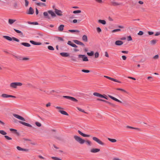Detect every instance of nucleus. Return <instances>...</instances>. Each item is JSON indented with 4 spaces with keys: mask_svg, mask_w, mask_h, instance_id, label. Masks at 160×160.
I'll use <instances>...</instances> for the list:
<instances>
[{
    "mask_svg": "<svg viewBox=\"0 0 160 160\" xmlns=\"http://www.w3.org/2000/svg\"><path fill=\"white\" fill-rule=\"evenodd\" d=\"M74 138L75 141L81 144H83L85 143V140L82 139L80 137L77 135L73 136Z\"/></svg>",
    "mask_w": 160,
    "mask_h": 160,
    "instance_id": "f257e3e1",
    "label": "nucleus"
},
{
    "mask_svg": "<svg viewBox=\"0 0 160 160\" xmlns=\"http://www.w3.org/2000/svg\"><path fill=\"white\" fill-rule=\"evenodd\" d=\"M3 37L6 39L8 40L9 41H11L12 40H13L14 41H16L17 42H19L20 41V40L14 37H12V38L10 37L9 36H3Z\"/></svg>",
    "mask_w": 160,
    "mask_h": 160,
    "instance_id": "f03ea898",
    "label": "nucleus"
},
{
    "mask_svg": "<svg viewBox=\"0 0 160 160\" xmlns=\"http://www.w3.org/2000/svg\"><path fill=\"white\" fill-rule=\"evenodd\" d=\"M22 83L19 82H14L11 83L10 84V87L12 88H16L17 86H21Z\"/></svg>",
    "mask_w": 160,
    "mask_h": 160,
    "instance_id": "7ed1b4c3",
    "label": "nucleus"
},
{
    "mask_svg": "<svg viewBox=\"0 0 160 160\" xmlns=\"http://www.w3.org/2000/svg\"><path fill=\"white\" fill-rule=\"evenodd\" d=\"M63 97L74 102H77L78 101V100L76 99L73 97L68 96H63Z\"/></svg>",
    "mask_w": 160,
    "mask_h": 160,
    "instance_id": "20e7f679",
    "label": "nucleus"
},
{
    "mask_svg": "<svg viewBox=\"0 0 160 160\" xmlns=\"http://www.w3.org/2000/svg\"><path fill=\"white\" fill-rule=\"evenodd\" d=\"M92 139L97 142L99 144L102 145H104V143L101 141L100 140H99L96 137H93L92 138Z\"/></svg>",
    "mask_w": 160,
    "mask_h": 160,
    "instance_id": "39448f33",
    "label": "nucleus"
},
{
    "mask_svg": "<svg viewBox=\"0 0 160 160\" xmlns=\"http://www.w3.org/2000/svg\"><path fill=\"white\" fill-rule=\"evenodd\" d=\"M78 57L79 58H82L83 61L86 62L88 61V57L85 55H79Z\"/></svg>",
    "mask_w": 160,
    "mask_h": 160,
    "instance_id": "423d86ee",
    "label": "nucleus"
},
{
    "mask_svg": "<svg viewBox=\"0 0 160 160\" xmlns=\"http://www.w3.org/2000/svg\"><path fill=\"white\" fill-rule=\"evenodd\" d=\"M1 97L3 98H16V97L10 95H8L6 94H2L1 96Z\"/></svg>",
    "mask_w": 160,
    "mask_h": 160,
    "instance_id": "0eeeda50",
    "label": "nucleus"
},
{
    "mask_svg": "<svg viewBox=\"0 0 160 160\" xmlns=\"http://www.w3.org/2000/svg\"><path fill=\"white\" fill-rule=\"evenodd\" d=\"M13 116L16 118H17L18 119L21 120L22 121H25V119L22 117L16 114H13Z\"/></svg>",
    "mask_w": 160,
    "mask_h": 160,
    "instance_id": "6e6552de",
    "label": "nucleus"
},
{
    "mask_svg": "<svg viewBox=\"0 0 160 160\" xmlns=\"http://www.w3.org/2000/svg\"><path fill=\"white\" fill-rule=\"evenodd\" d=\"M104 77L106 78H108V79H110V80L112 81H114L115 82H118V83H121V82L118 81L117 79H114V78H111V77H109L108 76H104Z\"/></svg>",
    "mask_w": 160,
    "mask_h": 160,
    "instance_id": "1a4fd4ad",
    "label": "nucleus"
},
{
    "mask_svg": "<svg viewBox=\"0 0 160 160\" xmlns=\"http://www.w3.org/2000/svg\"><path fill=\"white\" fill-rule=\"evenodd\" d=\"M55 12V13L59 16H62V12L61 10L58 9L56 8H55L54 9Z\"/></svg>",
    "mask_w": 160,
    "mask_h": 160,
    "instance_id": "9d476101",
    "label": "nucleus"
},
{
    "mask_svg": "<svg viewBox=\"0 0 160 160\" xmlns=\"http://www.w3.org/2000/svg\"><path fill=\"white\" fill-rule=\"evenodd\" d=\"M97 100L100 101H102L105 102L106 103H108L109 105H111V106H114V105L112 103H111V102H108V101H106V100H103V99L98 98L97 99Z\"/></svg>",
    "mask_w": 160,
    "mask_h": 160,
    "instance_id": "9b49d317",
    "label": "nucleus"
},
{
    "mask_svg": "<svg viewBox=\"0 0 160 160\" xmlns=\"http://www.w3.org/2000/svg\"><path fill=\"white\" fill-rule=\"evenodd\" d=\"M19 122L21 124L25 126H27V127H32V126L31 124H30L28 123H27L26 122L21 121H19Z\"/></svg>",
    "mask_w": 160,
    "mask_h": 160,
    "instance_id": "f8f14e48",
    "label": "nucleus"
},
{
    "mask_svg": "<svg viewBox=\"0 0 160 160\" xmlns=\"http://www.w3.org/2000/svg\"><path fill=\"white\" fill-rule=\"evenodd\" d=\"M108 97L111 98V99H112L113 100H114L118 102H119L120 103H122V102L119 100L118 99L116 98H115L111 96L110 95H108Z\"/></svg>",
    "mask_w": 160,
    "mask_h": 160,
    "instance_id": "ddd939ff",
    "label": "nucleus"
},
{
    "mask_svg": "<svg viewBox=\"0 0 160 160\" xmlns=\"http://www.w3.org/2000/svg\"><path fill=\"white\" fill-rule=\"evenodd\" d=\"M78 132L80 135H81L83 137H89L90 136V135H89L86 134H84L80 130H78Z\"/></svg>",
    "mask_w": 160,
    "mask_h": 160,
    "instance_id": "4468645a",
    "label": "nucleus"
},
{
    "mask_svg": "<svg viewBox=\"0 0 160 160\" xmlns=\"http://www.w3.org/2000/svg\"><path fill=\"white\" fill-rule=\"evenodd\" d=\"M30 42L32 44L34 45H40L42 44V43L41 42H36L32 40H30Z\"/></svg>",
    "mask_w": 160,
    "mask_h": 160,
    "instance_id": "2eb2a0df",
    "label": "nucleus"
},
{
    "mask_svg": "<svg viewBox=\"0 0 160 160\" xmlns=\"http://www.w3.org/2000/svg\"><path fill=\"white\" fill-rule=\"evenodd\" d=\"M73 41L75 43L79 45L83 46H84V44L82 42L79 41L78 40H74Z\"/></svg>",
    "mask_w": 160,
    "mask_h": 160,
    "instance_id": "dca6fc26",
    "label": "nucleus"
},
{
    "mask_svg": "<svg viewBox=\"0 0 160 160\" xmlns=\"http://www.w3.org/2000/svg\"><path fill=\"white\" fill-rule=\"evenodd\" d=\"M16 148L19 151H22L28 152L29 150V149L22 148L19 146H17Z\"/></svg>",
    "mask_w": 160,
    "mask_h": 160,
    "instance_id": "f3484780",
    "label": "nucleus"
},
{
    "mask_svg": "<svg viewBox=\"0 0 160 160\" xmlns=\"http://www.w3.org/2000/svg\"><path fill=\"white\" fill-rule=\"evenodd\" d=\"M48 12L49 14L51 15V16L52 17L54 18L56 16L55 13L52 10H49L48 11Z\"/></svg>",
    "mask_w": 160,
    "mask_h": 160,
    "instance_id": "a211bd4d",
    "label": "nucleus"
},
{
    "mask_svg": "<svg viewBox=\"0 0 160 160\" xmlns=\"http://www.w3.org/2000/svg\"><path fill=\"white\" fill-rule=\"evenodd\" d=\"M100 151V149L98 148H92L90 150V152L92 153H96Z\"/></svg>",
    "mask_w": 160,
    "mask_h": 160,
    "instance_id": "6ab92c4d",
    "label": "nucleus"
},
{
    "mask_svg": "<svg viewBox=\"0 0 160 160\" xmlns=\"http://www.w3.org/2000/svg\"><path fill=\"white\" fill-rule=\"evenodd\" d=\"M60 54L62 56L64 57H68L69 56V54L67 52H61Z\"/></svg>",
    "mask_w": 160,
    "mask_h": 160,
    "instance_id": "aec40b11",
    "label": "nucleus"
},
{
    "mask_svg": "<svg viewBox=\"0 0 160 160\" xmlns=\"http://www.w3.org/2000/svg\"><path fill=\"white\" fill-rule=\"evenodd\" d=\"M123 42L122 41L117 40L115 42V44L118 46H120L122 44Z\"/></svg>",
    "mask_w": 160,
    "mask_h": 160,
    "instance_id": "412c9836",
    "label": "nucleus"
},
{
    "mask_svg": "<svg viewBox=\"0 0 160 160\" xmlns=\"http://www.w3.org/2000/svg\"><path fill=\"white\" fill-rule=\"evenodd\" d=\"M34 12L33 8L32 7H30L29 8L28 11L27 13L29 14H32L34 13Z\"/></svg>",
    "mask_w": 160,
    "mask_h": 160,
    "instance_id": "4be33fe9",
    "label": "nucleus"
},
{
    "mask_svg": "<svg viewBox=\"0 0 160 160\" xmlns=\"http://www.w3.org/2000/svg\"><path fill=\"white\" fill-rule=\"evenodd\" d=\"M64 26L63 25H61L58 27V30L59 31L62 32V31L64 29Z\"/></svg>",
    "mask_w": 160,
    "mask_h": 160,
    "instance_id": "5701e85b",
    "label": "nucleus"
},
{
    "mask_svg": "<svg viewBox=\"0 0 160 160\" xmlns=\"http://www.w3.org/2000/svg\"><path fill=\"white\" fill-rule=\"evenodd\" d=\"M21 44L26 47H30L31 46L30 44L27 42H22Z\"/></svg>",
    "mask_w": 160,
    "mask_h": 160,
    "instance_id": "b1692460",
    "label": "nucleus"
},
{
    "mask_svg": "<svg viewBox=\"0 0 160 160\" xmlns=\"http://www.w3.org/2000/svg\"><path fill=\"white\" fill-rule=\"evenodd\" d=\"M16 21L15 19H8V23L10 25H12Z\"/></svg>",
    "mask_w": 160,
    "mask_h": 160,
    "instance_id": "393cba45",
    "label": "nucleus"
},
{
    "mask_svg": "<svg viewBox=\"0 0 160 160\" xmlns=\"http://www.w3.org/2000/svg\"><path fill=\"white\" fill-rule=\"evenodd\" d=\"M82 40L84 42H87L88 41L87 36L85 35H83L82 37Z\"/></svg>",
    "mask_w": 160,
    "mask_h": 160,
    "instance_id": "a878e982",
    "label": "nucleus"
},
{
    "mask_svg": "<svg viewBox=\"0 0 160 160\" xmlns=\"http://www.w3.org/2000/svg\"><path fill=\"white\" fill-rule=\"evenodd\" d=\"M36 4L39 6L42 7V6H46V4L44 3H42V2H38L36 3Z\"/></svg>",
    "mask_w": 160,
    "mask_h": 160,
    "instance_id": "bb28decb",
    "label": "nucleus"
},
{
    "mask_svg": "<svg viewBox=\"0 0 160 160\" xmlns=\"http://www.w3.org/2000/svg\"><path fill=\"white\" fill-rule=\"evenodd\" d=\"M59 112L63 115L68 116V114L65 111L63 110H59Z\"/></svg>",
    "mask_w": 160,
    "mask_h": 160,
    "instance_id": "cd10ccee",
    "label": "nucleus"
},
{
    "mask_svg": "<svg viewBox=\"0 0 160 160\" xmlns=\"http://www.w3.org/2000/svg\"><path fill=\"white\" fill-rule=\"evenodd\" d=\"M98 22V23H102L103 25H105L106 24V22L105 20H99Z\"/></svg>",
    "mask_w": 160,
    "mask_h": 160,
    "instance_id": "c85d7f7f",
    "label": "nucleus"
},
{
    "mask_svg": "<svg viewBox=\"0 0 160 160\" xmlns=\"http://www.w3.org/2000/svg\"><path fill=\"white\" fill-rule=\"evenodd\" d=\"M85 143L88 146H91L92 144L91 142L89 140H85Z\"/></svg>",
    "mask_w": 160,
    "mask_h": 160,
    "instance_id": "c756f323",
    "label": "nucleus"
},
{
    "mask_svg": "<svg viewBox=\"0 0 160 160\" xmlns=\"http://www.w3.org/2000/svg\"><path fill=\"white\" fill-rule=\"evenodd\" d=\"M43 15L46 18L48 19H50V17L49 16L48 13L47 12H43Z\"/></svg>",
    "mask_w": 160,
    "mask_h": 160,
    "instance_id": "7c9ffc66",
    "label": "nucleus"
},
{
    "mask_svg": "<svg viewBox=\"0 0 160 160\" xmlns=\"http://www.w3.org/2000/svg\"><path fill=\"white\" fill-rule=\"evenodd\" d=\"M28 23L30 24H33V25H37L38 24V23L36 22H28Z\"/></svg>",
    "mask_w": 160,
    "mask_h": 160,
    "instance_id": "2f4dec72",
    "label": "nucleus"
},
{
    "mask_svg": "<svg viewBox=\"0 0 160 160\" xmlns=\"http://www.w3.org/2000/svg\"><path fill=\"white\" fill-rule=\"evenodd\" d=\"M127 128H128L135 129V130H140V129L139 128H134V127H132L131 126H127Z\"/></svg>",
    "mask_w": 160,
    "mask_h": 160,
    "instance_id": "473e14b6",
    "label": "nucleus"
},
{
    "mask_svg": "<svg viewBox=\"0 0 160 160\" xmlns=\"http://www.w3.org/2000/svg\"><path fill=\"white\" fill-rule=\"evenodd\" d=\"M51 158L53 160H62L61 158L56 157H52Z\"/></svg>",
    "mask_w": 160,
    "mask_h": 160,
    "instance_id": "72a5a7b5",
    "label": "nucleus"
},
{
    "mask_svg": "<svg viewBox=\"0 0 160 160\" xmlns=\"http://www.w3.org/2000/svg\"><path fill=\"white\" fill-rule=\"evenodd\" d=\"M108 140L110 142H115L117 141V140L114 139H112L110 138H108Z\"/></svg>",
    "mask_w": 160,
    "mask_h": 160,
    "instance_id": "f704fd0d",
    "label": "nucleus"
},
{
    "mask_svg": "<svg viewBox=\"0 0 160 160\" xmlns=\"http://www.w3.org/2000/svg\"><path fill=\"white\" fill-rule=\"evenodd\" d=\"M0 133L2 134V135H4L7 134L6 132H5V131L2 130H0Z\"/></svg>",
    "mask_w": 160,
    "mask_h": 160,
    "instance_id": "c9c22d12",
    "label": "nucleus"
},
{
    "mask_svg": "<svg viewBox=\"0 0 160 160\" xmlns=\"http://www.w3.org/2000/svg\"><path fill=\"white\" fill-rule=\"evenodd\" d=\"M14 30L18 33H20L21 35L23 34V33L19 30H17L15 28L14 29Z\"/></svg>",
    "mask_w": 160,
    "mask_h": 160,
    "instance_id": "e433bc0d",
    "label": "nucleus"
},
{
    "mask_svg": "<svg viewBox=\"0 0 160 160\" xmlns=\"http://www.w3.org/2000/svg\"><path fill=\"white\" fill-rule=\"evenodd\" d=\"M69 32H79V31L78 30H68Z\"/></svg>",
    "mask_w": 160,
    "mask_h": 160,
    "instance_id": "4c0bfd02",
    "label": "nucleus"
},
{
    "mask_svg": "<svg viewBox=\"0 0 160 160\" xmlns=\"http://www.w3.org/2000/svg\"><path fill=\"white\" fill-rule=\"evenodd\" d=\"M10 130L11 131H14V132L17 134H18V133L17 132V130L13 128H10Z\"/></svg>",
    "mask_w": 160,
    "mask_h": 160,
    "instance_id": "58836bf2",
    "label": "nucleus"
},
{
    "mask_svg": "<svg viewBox=\"0 0 160 160\" xmlns=\"http://www.w3.org/2000/svg\"><path fill=\"white\" fill-rule=\"evenodd\" d=\"M48 49L50 50L53 51L54 50V48L53 47L51 46H49L48 47Z\"/></svg>",
    "mask_w": 160,
    "mask_h": 160,
    "instance_id": "ea45409f",
    "label": "nucleus"
},
{
    "mask_svg": "<svg viewBox=\"0 0 160 160\" xmlns=\"http://www.w3.org/2000/svg\"><path fill=\"white\" fill-rule=\"evenodd\" d=\"M100 94H100L98 93V92H94L93 93V95L94 96H97L98 97H100Z\"/></svg>",
    "mask_w": 160,
    "mask_h": 160,
    "instance_id": "a19ab883",
    "label": "nucleus"
},
{
    "mask_svg": "<svg viewBox=\"0 0 160 160\" xmlns=\"http://www.w3.org/2000/svg\"><path fill=\"white\" fill-rule=\"evenodd\" d=\"M87 54L89 56H92L94 54V52L92 51L90 52H87Z\"/></svg>",
    "mask_w": 160,
    "mask_h": 160,
    "instance_id": "79ce46f5",
    "label": "nucleus"
},
{
    "mask_svg": "<svg viewBox=\"0 0 160 160\" xmlns=\"http://www.w3.org/2000/svg\"><path fill=\"white\" fill-rule=\"evenodd\" d=\"M114 6H116L121 4L122 3H118L117 2H114L112 3Z\"/></svg>",
    "mask_w": 160,
    "mask_h": 160,
    "instance_id": "37998d69",
    "label": "nucleus"
},
{
    "mask_svg": "<svg viewBox=\"0 0 160 160\" xmlns=\"http://www.w3.org/2000/svg\"><path fill=\"white\" fill-rule=\"evenodd\" d=\"M81 12V11L80 10H75L73 11V13L74 14H76L78 13H80Z\"/></svg>",
    "mask_w": 160,
    "mask_h": 160,
    "instance_id": "c03bdc74",
    "label": "nucleus"
},
{
    "mask_svg": "<svg viewBox=\"0 0 160 160\" xmlns=\"http://www.w3.org/2000/svg\"><path fill=\"white\" fill-rule=\"evenodd\" d=\"M117 89L118 90L121 91L125 93H128L127 92L126 90H124V89L121 88H117Z\"/></svg>",
    "mask_w": 160,
    "mask_h": 160,
    "instance_id": "a18cd8bd",
    "label": "nucleus"
},
{
    "mask_svg": "<svg viewBox=\"0 0 160 160\" xmlns=\"http://www.w3.org/2000/svg\"><path fill=\"white\" fill-rule=\"evenodd\" d=\"M78 109L79 111L81 112H83L84 113H87L86 112L84 111L83 109H81L80 108H78Z\"/></svg>",
    "mask_w": 160,
    "mask_h": 160,
    "instance_id": "49530a36",
    "label": "nucleus"
},
{
    "mask_svg": "<svg viewBox=\"0 0 160 160\" xmlns=\"http://www.w3.org/2000/svg\"><path fill=\"white\" fill-rule=\"evenodd\" d=\"M4 137L7 140H11L12 139V138H11L7 135H5Z\"/></svg>",
    "mask_w": 160,
    "mask_h": 160,
    "instance_id": "de8ad7c7",
    "label": "nucleus"
},
{
    "mask_svg": "<svg viewBox=\"0 0 160 160\" xmlns=\"http://www.w3.org/2000/svg\"><path fill=\"white\" fill-rule=\"evenodd\" d=\"M94 55H95V58H97L98 57V56H99V54L98 52H97L95 53Z\"/></svg>",
    "mask_w": 160,
    "mask_h": 160,
    "instance_id": "09e8293b",
    "label": "nucleus"
},
{
    "mask_svg": "<svg viewBox=\"0 0 160 160\" xmlns=\"http://www.w3.org/2000/svg\"><path fill=\"white\" fill-rule=\"evenodd\" d=\"M156 40L154 39L152 40L151 41V43L152 44H154L156 43Z\"/></svg>",
    "mask_w": 160,
    "mask_h": 160,
    "instance_id": "8fccbe9b",
    "label": "nucleus"
},
{
    "mask_svg": "<svg viewBox=\"0 0 160 160\" xmlns=\"http://www.w3.org/2000/svg\"><path fill=\"white\" fill-rule=\"evenodd\" d=\"M35 124L38 127H40L41 126V124L38 122H36Z\"/></svg>",
    "mask_w": 160,
    "mask_h": 160,
    "instance_id": "3c124183",
    "label": "nucleus"
},
{
    "mask_svg": "<svg viewBox=\"0 0 160 160\" xmlns=\"http://www.w3.org/2000/svg\"><path fill=\"white\" fill-rule=\"evenodd\" d=\"M82 71L84 72L88 73L90 72V71L87 70L82 69Z\"/></svg>",
    "mask_w": 160,
    "mask_h": 160,
    "instance_id": "603ef678",
    "label": "nucleus"
},
{
    "mask_svg": "<svg viewBox=\"0 0 160 160\" xmlns=\"http://www.w3.org/2000/svg\"><path fill=\"white\" fill-rule=\"evenodd\" d=\"M70 57L72 58L71 60H72V61H74V62H77V60L73 56H71V57Z\"/></svg>",
    "mask_w": 160,
    "mask_h": 160,
    "instance_id": "864d4df0",
    "label": "nucleus"
},
{
    "mask_svg": "<svg viewBox=\"0 0 160 160\" xmlns=\"http://www.w3.org/2000/svg\"><path fill=\"white\" fill-rule=\"evenodd\" d=\"M25 6L26 7H27L28 6V4H29V2L27 0H25Z\"/></svg>",
    "mask_w": 160,
    "mask_h": 160,
    "instance_id": "5fc2aeb1",
    "label": "nucleus"
},
{
    "mask_svg": "<svg viewBox=\"0 0 160 160\" xmlns=\"http://www.w3.org/2000/svg\"><path fill=\"white\" fill-rule=\"evenodd\" d=\"M121 31V29H117L113 30L112 31V32H118Z\"/></svg>",
    "mask_w": 160,
    "mask_h": 160,
    "instance_id": "6e6d98bb",
    "label": "nucleus"
},
{
    "mask_svg": "<svg viewBox=\"0 0 160 160\" xmlns=\"http://www.w3.org/2000/svg\"><path fill=\"white\" fill-rule=\"evenodd\" d=\"M97 30L98 32H101V29L99 27H98L97 28Z\"/></svg>",
    "mask_w": 160,
    "mask_h": 160,
    "instance_id": "4d7b16f0",
    "label": "nucleus"
},
{
    "mask_svg": "<svg viewBox=\"0 0 160 160\" xmlns=\"http://www.w3.org/2000/svg\"><path fill=\"white\" fill-rule=\"evenodd\" d=\"M143 32L142 31H140L138 33V35H143Z\"/></svg>",
    "mask_w": 160,
    "mask_h": 160,
    "instance_id": "13d9d810",
    "label": "nucleus"
},
{
    "mask_svg": "<svg viewBox=\"0 0 160 160\" xmlns=\"http://www.w3.org/2000/svg\"><path fill=\"white\" fill-rule=\"evenodd\" d=\"M128 41H131L132 40V38L130 36H129L128 37Z\"/></svg>",
    "mask_w": 160,
    "mask_h": 160,
    "instance_id": "bf43d9fd",
    "label": "nucleus"
},
{
    "mask_svg": "<svg viewBox=\"0 0 160 160\" xmlns=\"http://www.w3.org/2000/svg\"><path fill=\"white\" fill-rule=\"evenodd\" d=\"M22 60H29V58L27 57H24L22 59Z\"/></svg>",
    "mask_w": 160,
    "mask_h": 160,
    "instance_id": "052dcab7",
    "label": "nucleus"
},
{
    "mask_svg": "<svg viewBox=\"0 0 160 160\" xmlns=\"http://www.w3.org/2000/svg\"><path fill=\"white\" fill-rule=\"evenodd\" d=\"M122 59L124 60H125L126 59L127 57L125 55H122Z\"/></svg>",
    "mask_w": 160,
    "mask_h": 160,
    "instance_id": "680f3d73",
    "label": "nucleus"
},
{
    "mask_svg": "<svg viewBox=\"0 0 160 160\" xmlns=\"http://www.w3.org/2000/svg\"><path fill=\"white\" fill-rule=\"evenodd\" d=\"M159 58V56L158 55H155L154 57L153 58L154 59H158Z\"/></svg>",
    "mask_w": 160,
    "mask_h": 160,
    "instance_id": "e2e57ef3",
    "label": "nucleus"
},
{
    "mask_svg": "<svg viewBox=\"0 0 160 160\" xmlns=\"http://www.w3.org/2000/svg\"><path fill=\"white\" fill-rule=\"evenodd\" d=\"M71 46L74 48H77V46L75 44L72 43V45H71Z\"/></svg>",
    "mask_w": 160,
    "mask_h": 160,
    "instance_id": "0e129e2a",
    "label": "nucleus"
},
{
    "mask_svg": "<svg viewBox=\"0 0 160 160\" xmlns=\"http://www.w3.org/2000/svg\"><path fill=\"white\" fill-rule=\"evenodd\" d=\"M58 39L60 41H63L64 40L61 37H58Z\"/></svg>",
    "mask_w": 160,
    "mask_h": 160,
    "instance_id": "69168bd1",
    "label": "nucleus"
},
{
    "mask_svg": "<svg viewBox=\"0 0 160 160\" xmlns=\"http://www.w3.org/2000/svg\"><path fill=\"white\" fill-rule=\"evenodd\" d=\"M72 42L70 41H68L67 43V44L70 46H71V45H72Z\"/></svg>",
    "mask_w": 160,
    "mask_h": 160,
    "instance_id": "338daca9",
    "label": "nucleus"
},
{
    "mask_svg": "<svg viewBox=\"0 0 160 160\" xmlns=\"http://www.w3.org/2000/svg\"><path fill=\"white\" fill-rule=\"evenodd\" d=\"M160 34V32H157L155 34V36H157Z\"/></svg>",
    "mask_w": 160,
    "mask_h": 160,
    "instance_id": "774afa93",
    "label": "nucleus"
}]
</instances>
